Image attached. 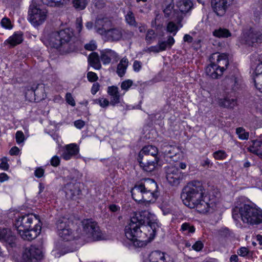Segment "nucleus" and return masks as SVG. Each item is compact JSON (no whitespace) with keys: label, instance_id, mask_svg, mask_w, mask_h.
Here are the masks:
<instances>
[{"label":"nucleus","instance_id":"f257e3e1","mask_svg":"<svg viewBox=\"0 0 262 262\" xmlns=\"http://www.w3.org/2000/svg\"><path fill=\"white\" fill-rule=\"evenodd\" d=\"M155 215L149 210L134 213L125 228V235L134 248L145 247L155 236L158 227Z\"/></svg>","mask_w":262,"mask_h":262},{"label":"nucleus","instance_id":"f03ea898","mask_svg":"<svg viewBox=\"0 0 262 262\" xmlns=\"http://www.w3.org/2000/svg\"><path fill=\"white\" fill-rule=\"evenodd\" d=\"M205 194L202 183L193 181L187 184L184 189L181 198L185 205L190 208H195L200 213L206 214L212 212L215 205Z\"/></svg>","mask_w":262,"mask_h":262},{"label":"nucleus","instance_id":"7ed1b4c3","mask_svg":"<svg viewBox=\"0 0 262 262\" xmlns=\"http://www.w3.org/2000/svg\"><path fill=\"white\" fill-rule=\"evenodd\" d=\"M14 226L20 237L28 241H31L37 237L41 229L38 216L32 213L16 217Z\"/></svg>","mask_w":262,"mask_h":262},{"label":"nucleus","instance_id":"20e7f679","mask_svg":"<svg viewBox=\"0 0 262 262\" xmlns=\"http://www.w3.org/2000/svg\"><path fill=\"white\" fill-rule=\"evenodd\" d=\"M232 217L235 220L241 219L248 225H257L262 223V210L243 199H239L232 209Z\"/></svg>","mask_w":262,"mask_h":262},{"label":"nucleus","instance_id":"39448f33","mask_svg":"<svg viewBox=\"0 0 262 262\" xmlns=\"http://www.w3.org/2000/svg\"><path fill=\"white\" fill-rule=\"evenodd\" d=\"M158 186L151 179H145L136 184L131 190L133 198L137 202L142 201L145 205L156 201Z\"/></svg>","mask_w":262,"mask_h":262},{"label":"nucleus","instance_id":"423d86ee","mask_svg":"<svg viewBox=\"0 0 262 262\" xmlns=\"http://www.w3.org/2000/svg\"><path fill=\"white\" fill-rule=\"evenodd\" d=\"M73 33L70 29L52 32L46 39L45 43L52 48L56 49L62 48L63 51L70 52L72 50L67 49L66 46L69 45Z\"/></svg>","mask_w":262,"mask_h":262},{"label":"nucleus","instance_id":"0eeeda50","mask_svg":"<svg viewBox=\"0 0 262 262\" xmlns=\"http://www.w3.org/2000/svg\"><path fill=\"white\" fill-rule=\"evenodd\" d=\"M82 229L77 231V237L86 242L103 239L102 234L97 223L92 220L86 219L81 222Z\"/></svg>","mask_w":262,"mask_h":262},{"label":"nucleus","instance_id":"6e6552de","mask_svg":"<svg viewBox=\"0 0 262 262\" xmlns=\"http://www.w3.org/2000/svg\"><path fill=\"white\" fill-rule=\"evenodd\" d=\"M111 24L110 21L98 19L96 22L95 29L97 33L104 36L108 40L118 41L122 39L123 30L119 28L110 29L108 27Z\"/></svg>","mask_w":262,"mask_h":262},{"label":"nucleus","instance_id":"1a4fd4ad","mask_svg":"<svg viewBox=\"0 0 262 262\" xmlns=\"http://www.w3.org/2000/svg\"><path fill=\"white\" fill-rule=\"evenodd\" d=\"M42 257L41 250L35 246L26 248L21 256L16 252L12 255V259L15 262H38Z\"/></svg>","mask_w":262,"mask_h":262},{"label":"nucleus","instance_id":"9d476101","mask_svg":"<svg viewBox=\"0 0 262 262\" xmlns=\"http://www.w3.org/2000/svg\"><path fill=\"white\" fill-rule=\"evenodd\" d=\"M48 12L34 0L30 6L29 20L34 26H38L45 22L47 17Z\"/></svg>","mask_w":262,"mask_h":262},{"label":"nucleus","instance_id":"9b49d317","mask_svg":"<svg viewBox=\"0 0 262 262\" xmlns=\"http://www.w3.org/2000/svg\"><path fill=\"white\" fill-rule=\"evenodd\" d=\"M239 40L242 43L257 47L262 43V33L254 29L245 30Z\"/></svg>","mask_w":262,"mask_h":262},{"label":"nucleus","instance_id":"f8f14e48","mask_svg":"<svg viewBox=\"0 0 262 262\" xmlns=\"http://www.w3.org/2000/svg\"><path fill=\"white\" fill-rule=\"evenodd\" d=\"M57 233L59 237L64 241H71L74 239L79 238L77 235H75L66 222L59 220L57 222ZM76 232V234H77Z\"/></svg>","mask_w":262,"mask_h":262},{"label":"nucleus","instance_id":"ddd939ff","mask_svg":"<svg viewBox=\"0 0 262 262\" xmlns=\"http://www.w3.org/2000/svg\"><path fill=\"white\" fill-rule=\"evenodd\" d=\"M166 179L173 185H178L184 178L183 173L175 166H169L166 168Z\"/></svg>","mask_w":262,"mask_h":262},{"label":"nucleus","instance_id":"4468645a","mask_svg":"<svg viewBox=\"0 0 262 262\" xmlns=\"http://www.w3.org/2000/svg\"><path fill=\"white\" fill-rule=\"evenodd\" d=\"M233 0H211V6L218 16H223L232 4Z\"/></svg>","mask_w":262,"mask_h":262},{"label":"nucleus","instance_id":"2eb2a0df","mask_svg":"<svg viewBox=\"0 0 262 262\" xmlns=\"http://www.w3.org/2000/svg\"><path fill=\"white\" fill-rule=\"evenodd\" d=\"M79 153V147L75 143L65 145L62 150L61 157L65 160H69L75 158Z\"/></svg>","mask_w":262,"mask_h":262},{"label":"nucleus","instance_id":"dca6fc26","mask_svg":"<svg viewBox=\"0 0 262 262\" xmlns=\"http://www.w3.org/2000/svg\"><path fill=\"white\" fill-rule=\"evenodd\" d=\"M210 60L216 64L219 72L222 71V74L228 65V56L225 54L214 53L210 57Z\"/></svg>","mask_w":262,"mask_h":262},{"label":"nucleus","instance_id":"f3484780","mask_svg":"<svg viewBox=\"0 0 262 262\" xmlns=\"http://www.w3.org/2000/svg\"><path fill=\"white\" fill-rule=\"evenodd\" d=\"M0 240L11 248L16 246V236L9 228H0Z\"/></svg>","mask_w":262,"mask_h":262},{"label":"nucleus","instance_id":"a211bd4d","mask_svg":"<svg viewBox=\"0 0 262 262\" xmlns=\"http://www.w3.org/2000/svg\"><path fill=\"white\" fill-rule=\"evenodd\" d=\"M138 162L140 167L145 171L150 172L153 171L158 162V159L157 157L152 159H149L148 157H139Z\"/></svg>","mask_w":262,"mask_h":262},{"label":"nucleus","instance_id":"6ab92c4d","mask_svg":"<svg viewBox=\"0 0 262 262\" xmlns=\"http://www.w3.org/2000/svg\"><path fill=\"white\" fill-rule=\"evenodd\" d=\"M107 93L110 97V105L115 106L121 102L122 95L120 94L119 88L117 86H108Z\"/></svg>","mask_w":262,"mask_h":262},{"label":"nucleus","instance_id":"aec40b11","mask_svg":"<svg viewBox=\"0 0 262 262\" xmlns=\"http://www.w3.org/2000/svg\"><path fill=\"white\" fill-rule=\"evenodd\" d=\"M64 191L67 198L75 199L80 193L79 184L76 182L67 183L64 187Z\"/></svg>","mask_w":262,"mask_h":262},{"label":"nucleus","instance_id":"412c9836","mask_svg":"<svg viewBox=\"0 0 262 262\" xmlns=\"http://www.w3.org/2000/svg\"><path fill=\"white\" fill-rule=\"evenodd\" d=\"M64 191L67 198L75 199L80 193L79 184L76 182L67 183L64 187Z\"/></svg>","mask_w":262,"mask_h":262},{"label":"nucleus","instance_id":"4be33fe9","mask_svg":"<svg viewBox=\"0 0 262 262\" xmlns=\"http://www.w3.org/2000/svg\"><path fill=\"white\" fill-rule=\"evenodd\" d=\"M238 80L235 76L224 79L221 83V86L225 90L235 91L237 89Z\"/></svg>","mask_w":262,"mask_h":262},{"label":"nucleus","instance_id":"5701e85b","mask_svg":"<svg viewBox=\"0 0 262 262\" xmlns=\"http://www.w3.org/2000/svg\"><path fill=\"white\" fill-rule=\"evenodd\" d=\"M101 60L104 64H108L112 59L117 61L118 55L114 51L111 49H106L101 52Z\"/></svg>","mask_w":262,"mask_h":262},{"label":"nucleus","instance_id":"b1692460","mask_svg":"<svg viewBox=\"0 0 262 262\" xmlns=\"http://www.w3.org/2000/svg\"><path fill=\"white\" fill-rule=\"evenodd\" d=\"M165 17L176 21L178 23L181 22L182 18L179 13L173 9V5L170 4L167 5L163 10Z\"/></svg>","mask_w":262,"mask_h":262},{"label":"nucleus","instance_id":"393cba45","mask_svg":"<svg viewBox=\"0 0 262 262\" xmlns=\"http://www.w3.org/2000/svg\"><path fill=\"white\" fill-rule=\"evenodd\" d=\"M158 152V148L152 145H147L144 146L140 151L139 157H148V156H152L153 158L156 157Z\"/></svg>","mask_w":262,"mask_h":262},{"label":"nucleus","instance_id":"a878e982","mask_svg":"<svg viewBox=\"0 0 262 262\" xmlns=\"http://www.w3.org/2000/svg\"><path fill=\"white\" fill-rule=\"evenodd\" d=\"M205 72L207 75L213 79L218 78L219 76L222 75V71L219 72L216 64L213 62H211L206 68Z\"/></svg>","mask_w":262,"mask_h":262},{"label":"nucleus","instance_id":"bb28decb","mask_svg":"<svg viewBox=\"0 0 262 262\" xmlns=\"http://www.w3.org/2000/svg\"><path fill=\"white\" fill-rule=\"evenodd\" d=\"M218 103L220 106L227 108H233L237 105L236 100L233 98L220 99Z\"/></svg>","mask_w":262,"mask_h":262},{"label":"nucleus","instance_id":"cd10ccee","mask_svg":"<svg viewBox=\"0 0 262 262\" xmlns=\"http://www.w3.org/2000/svg\"><path fill=\"white\" fill-rule=\"evenodd\" d=\"M89 64L95 69L99 70L101 66L98 54L96 52L91 53L88 58Z\"/></svg>","mask_w":262,"mask_h":262},{"label":"nucleus","instance_id":"c85d7f7f","mask_svg":"<svg viewBox=\"0 0 262 262\" xmlns=\"http://www.w3.org/2000/svg\"><path fill=\"white\" fill-rule=\"evenodd\" d=\"M128 65V60L127 58H123L117 66V73L120 77L124 75Z\"/></svg>","mask_w":262,"mask_h":262},{"label":"nucleus","instance_id":"c756f323","mask_svg":"<svg viewBox=\"0 0 262 262\" xmlns=\"http://www.w3.org/2000/svg\"><path fill=\"white\" fill-rule=\"evenodd\" d=\"M23 34L20 32L15 33L7 40V42L12 47L20 43L23 41Z\"/></svg>","mask_w":262,"mask_h":262},{"label":"nucleus","instance_id":"7c9ffc66","mask_svg":"<svg viewBox=\"0 0 262 262\" xmlns=\"http://www.w3.org/2000/svg\"><path fill=\"white\" fill-rule=\"evenodd\" d=\"M177 6L182 13L188 12L192 6V3L190 0H181L177 3Z\"/></svg>","mask_w":262,"mask_h":262},{"label":"nucleus","instance_id":"2f4dec72","mask_svg":"<svg viewBox=\"0 0 262 262\" xmlns=\"http://www.w3.org/2000/svg\"><path fill=\"white\" fill-rule=\"evenodd\" d=\"M162 152L167 156L170 158L176 155L178 151L176 146L169 145L168 144L163 145L162 147Z\"/></svg>","mask_w":262,"mask_h":262},{"label":"nucleus","instance_id":"473e14b6","mask_svg":"<svg viewBox=\"0 0 262 262\" xmlns=\"http://www.w3.org/2000/svg\"><path fill=\"white\" fill-rule=\"evenodd\" d=\"M249 149L251 152L262 157V141H253V145L249 147Z\"/></svg>","mask_w":262,"mask_h":262},{"label":"nucleus","instance_id":"72a5a7b5","mask_svg":"<svg viewBox=\"0 0 262 262\" xmlns=\"http://www.w3.org/2000/svg\"><path fill=\"white\" fill-rule=\"evenodd\" d=\"M70 0H41L42 2L51 7H59L67 4Z\"/></svg>","mask_w":262,"mask_h":262},{"label":"nucleus","instance_id":"f704fd0d","mask_svg":"<svg viewBox=\"0 0 262 262\" xmlns=\"http://www.w3.org/2000/svg\"><path fill=\"white\" fill-rule=\"evenodd\" d=\"M177 24L174 23L172 21L169 22L167 25L166 30L168 32L172 34L173 36L176 35L179 28L182 27L180 25V22Z\"/></svg>","mask_w":262,"mask_h":262},{"label":"nucleus","instance_id":"c9c22d12","mask_svg":"<svg viewBox=\"0 0 262 262\" xmlns=\"http://www.w3.org/2000/svg\"><path fill=\"white\" fill-rule=\"evenodd\" d=\"M214 36L219 38H225L231 36V33L229 31L225 28H219L213 32Z\"/></svg>","mask_w":262,"mask_h":262},{"label":"nucleus","instance_id":"e433bc0d","mask_svg":"<svg viewBox=\"0 0 262 262\" xmlns=\"http://www.w3.org/2000/svg\"><path fill=\"white\" fill-rule=\"evenodd\" d=\"M40 90L41 91L44 90V86L42 84H37V85H33L32 86H28L26 87V95L27 96L29 93H31V94H33L34 95H36L37 94L38 91Z\"/></svg>","mask_w":262,"mask_h":262},{"label":"nucleus","instance_id":"4c0bfd02","mask_svg":"<svg viewBox=\"0 0 262 262\" xmlns=\"http://www.w3.org/2000/svg\"><path fill=\"white\" fill-rule=\"evenodd\" d=\"M181 231L183 232L184 234L189 235L194 232L195 228L189 223H184L181 225Z\"/></svg>","mask_w":262,"mask_h":262},{"label":"nucleus","instance_id":"58836bf2","mask_svg":"<svg viewBox=\"0 0 262 262\" xmlns=\"http://www.w3.org/2000/svg\"><path fill=\"white\" fill-rule=\"evenodd\" d=\"M73 6L78 10H81L86 7L88 1L87 0H72Z\"/></svg>","mask_w":262,"mask_h":262},{"label":"nucleus","instance_id":"ea45409f","mask_svg":"<svg viewBox=\"0 0 262 262\" xmlns=\"http://www.w3.org/2000/svg\"><path fill=\"white\" fill-rule=\"evenodd\" d=\"M255 88L262 93V74L257 76H253Z\"/></svg>","mask_w":262,"mask_h":262},{"label":"nucleus","instance_id":"a19ab883","mask_svg":"<svg viewBox=\"0 0 262 262\" xmlns=\"http://www.w3.org/2000/svg\"><path fill=\"white\" fill-rule=\"evenodd\" d=\"M236 133L241 140H247L248 139L249 133L246 132L245 129L243 127L237 128Z\"/></svg>","mask_w":262,"mask_h":262},{"label":"nucleus","instance_id":"79ce46f5","mask_svg":"<svg viewBox=\"0 0 262 262\" xmlns=\"http://www.w3.org/2000/svg\"><path fill=\"white\" fill-rule=\"evenodd\" d=\"M95 103L102 108H106L110 104V101L106 98L100 97L95 100Z\"/></svg>","mask_w":262,"mask_h":262},{"label":"nucleus","instance_id":"37998d69","mask_svg":"<svg viewBox=\"0 0 262 262\" xmlns=\"http://www.w3.org/2000/svg\"><path fill=\"white\" fill-rule=\"evenodd\" d=\"M156 35L154 30H149L146 34L145 39L148 43H151L156 39Z\"/></svg>","mask_w":262,"mask_h":262},{"label":"nucleus","instance_id":"c03bdc74","mask_svg":"<svg viewBox=\"0 0 262 262\" xmlns=\"http://www.w3.org/2000/svg\"><path fill=\"white\" fill-rule=\"evenodd\" d=\"M125 19L126 23L131 26H135L136 25V21L133 15V13L132 12H128L125 16Z\"/></svg>","mask_w":262,"mask_h":262},{"label":"nucleus","instance_id":"a18cd8bd","mask_svg":"<svg viewBox=\"0 0 262 262\" xmlns=\"http://www.w3.org/2000/svg\"><path fill=\"white\" fill-rule=\"evenodd\" d=\"M213 157L216 160H223L227 157V154L224 150H220L213 154Z\"/></svg>","mask_w":262,"mask_h":262},{"label":"nucleus","instance_id":"49530a36","mask_svg":"<svg viewBox=\"0 0 262 262\" xmlns=\"http://www.w3.org/2000/svg\"><path fill=\"white\" fill-rule=\"evenodd\" d=\"M1 25L3 28L7 29H11L13 27L10 20L7 17H4L2 19Z\"/></svg>","mask_w":262,"mask_h":262},{"label":"nucleus","instance_id":"de8ad7c7","mask_svg":"<svg viewBox=\"0 0 262 262\" xmlns=\"http://www.w3.org/2000/svg\"><path fill=\"white\" fill-rule=\"evenodd\" d=\"M133 84V81L130 80H126L123 81L121 84V88L122 90L127 91Z\"/></svg>","mask_w":262,"mask_h":262},{"label":"nucleus","instance_id":"09e8293b","mask_svg":"<svg viewBox=\"0 0 262 262\" xmlns=\"http://www.w3.org/2000/svg\"><path fill=\"white\" fill-rule=\"evenodd\" d=\"M15 138L17 144L23 143L25 140V136L23 132L17 131L15 134Z\"/></svg>","mask_w":262,"mask_h":262},{"label":"nucleus","instance_id":"8fccbe9b","mask_svg":"<svg viewBox=\"0 0 262 262\" xmlns=\"http://www.w3.org/2000/svg\"><path fill=\"white\" fill-rule=\"evenodd\" d=\"M249 250L245 247H242L239 248L237 251V254L242 257H245L249 253Z\"/></svg>","mask_w":262,"mask_h":262},{"label":"nucleus","instance_id":"3c124183","mask_svg":"<svg viewBox=\"0 0 262 262\" xmlns=\"http://www.w3.org/2000/svg\"><path fill=\"white\" fill-rule=\"evenodd\" d=\"M259 74H262V61L257 63L253 73V76H257Z\"/></svg>","mask_w":262,"mask_h":262},{"label":"nucleus","instance_id":"603ef678","mask_svg":"<svg viewBox=\"0 0 262 262\" xmlns=\"http://www.w3.org/2000/svg\"><path fill=\"white\" fill-rule=\"evenodd\" d=\"M87 78L88 80L90 82H95L98 79L97 74L93 72H89L88 73Z\"/></svg>","mask_w":262,"mask_h":262},{"label":"nucleus","instance_id":"864d4df0","mask_svg":"<svg viewBox=\"0 0 262 262\" xmlns=\"http://www.w3.org/2000/svg\"><path fill=\"white\" fill-rule=\"evenodd\" d=\"M97 48L95 41L92 40L84 46V48L88 51H94Z\"/></svg>","mask_w":262,"mask_h":262},{"label":"nucleus","instance_id":"5fc2aeb1","mask_svg":"<svg viewBox=\"0 0 262 262\" xmlns=\"http://www.w3.org/2000/svg\"><path fill=\"white\" fill-rule=\"evenodd\" d=\"M143 51L145 53H150L151 52L153 53H158L159 52V47L157 45L155 46H151L149 48H147L144 49Z\"/></svg>","mask_w":262,"mask_h":262},{"label":"nucleus","instance_id":"6e6d98bb","mask_svg":"<svg viewBox=\"0 0 262 262\" xmlns=\"http://www.w3.org/2000/svg\"><path fill=\"white\" fill-rule=\"evenodd\" d=\"M203 247V244L201 241H196L192 246V248L196 251H201Z\"/></svg>","mask_w":262,"mask_h":262},{"label":"nucleus","instance_id":"4d7b16f0","mask_svg":"<svg viewBox=\"0 0 262 262\" xmlns=\"http://www.w3.org/2000/svg\"><path fill=\"white\" fill-rule=\"evenodd\" d=\"M0 168L4 170H7L9 168V164H8L7 159L5 157L2 159V161L0 164Z\"/></svg>","mask_w":262,"mask_h":262},{"label":"nucleus","instance_id":"13d9d810","mask_svg":"<svg viewBox=\"0 0 262 262\" xmlns=\"http://www.w3.org/2000/svg\"><path fill=\"white\" fill-rule=\"evenodd\" d=\"M51 164L54 167H57L58 166L60 162V158L57 156H53L50 161Z\"/></svg>","mask_w":262,"mask_h":262},{"label":"nucleus","instance_id":"bf43d9fd","mask_svg":"<svg viewBox=\"0 0 262 262\" xmlns=\"http://www.w3.org/2000/svg\"><path fill=\"white\" fill-rule=\"evenodd\" d=\"M66 99L67 103L70 105H72V106H74L76 104L75 100L71 93H67L66 94Z\"/></svg>","mask_w":262,"mask_h":262},{"label":"nucleus","instance_id":"052dcab7","mask_svg":"<svg viewBox=\"0 0 262 262\" xmlns=\"http://www.w3.org/2000/svg\"><path fill=\"white\" fill-rule=\"evenodd\" d=\"M134 35L133 32L129 31L123 30V35L122 39H129L132 38Z\"/></svg>","mask_w":262,"mask_h":262},{"label":"nucleus","instance_id":"680f3d73","mask_svg":"<svg viewBox=\"0 0 262 262\" xmlns=\"http://www.w3.org/2000/svg\"><path fill=\"white\" fill-rule=\"evenodd\" d=\"M141 67H142V63L140 61H138V60H135L134 62L133 69H134V71L139 72L141 70Z\"/></svg>","mask_w":262,"mask_h":262},{"label":"nucleus","instance_id":"e2e57ef3","mask_svg":"<svg viewBox=\"0 0 262 262\" xmlns=\"http://www.w3.org/2000/svg\"><path fill=\"white\" fill-rule=\"evenodd\" d=\"M45 170L43 168L39 167L37 168L35 171V176L37 178H40L44 174Z\"/></svg>","mask_w":262,"mask_h":262},{"label":"nucleus","instance_id":"0e129e2a","mask_svg":"<svg viewBox=\"0 0 262 262\" xmlns=\"http://www.w3.org/2000/svg\"><path fill=\"white\" fill-rule=\"evenodd\" d=\"M100 85L98 83L96 82L93 84L91 89V93L95 95L99 90Z\"/></svg>","mask_w":262,"mask_h":262},{"label":"nucleus","instance_id":"69168bd1","mask_svg":"<svg viewBox=\"0 0 262 262\" xmlns=\"http://www.w3.org/2000/svg\"><path fill=\"white\" fill-rule=\"evenodd\" d=\"M85 123L83 121L78 120L74 122L75 126L78 129H81L84 126Z\"/></svg>","mask_w":262,"mask_h":262},{"label":"nucleus","instance_id":"338daca9","mask_svg":"<svg viewBox=\"0 0 262 262\" xmlns=\"http://www.w3.org/2000/svg\"><path fill=\"white\" fill-rule=\"evenodd\" d=\"M167 46L166 41L160 42L157 45V46L159 47V52L165 50Z\"/></svg>","mask_w":262,"mask_h":262},{"label":"nucleus","instance_id":"774afa93","mask_svg":"<svg viewBox=\"0 0 262 262\" xmlns=\"http://www.w3.org/2000/svg\"><path fill=\"white\" fill-rule=\"evenodd\" d=\"M19 152V149L16 146L12 147L9 151V153L11 155H18Z\"/></svg>","mask_w":262,"mask_h":262}]
</instances>
